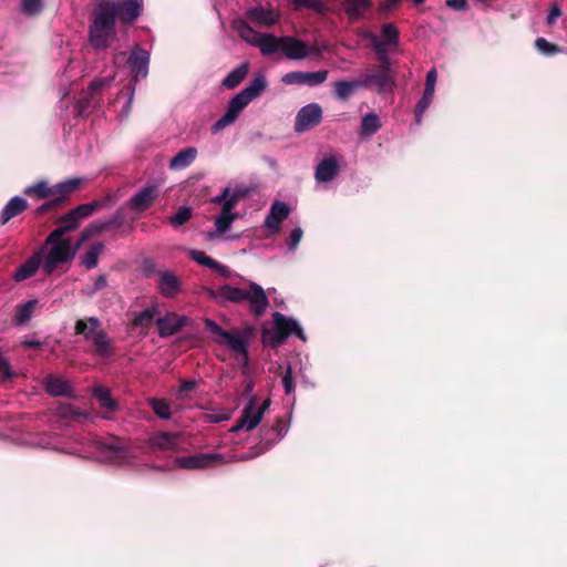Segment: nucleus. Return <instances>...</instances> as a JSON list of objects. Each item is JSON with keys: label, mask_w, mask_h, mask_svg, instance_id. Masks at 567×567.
Listing matches in <instances>:
<instances>
[{"label": "nucleus", "mask_w": 567, "mask_h": 567, "mask_svg": "<svg viewBox=\"0 0 567 567\" xmlns=\"http://www.w3.org/2000/svg\"><path fill=\"white\" fill-rule=\"evenodd\" d=\"M96 206V203L82 204L69 212V218H73L80 223L81 219L91 216Z\"/></svg>", "instance_id": "37998d69"}, {"label": "nucleus", "mask_w": 567, "mask_h": 567, "mask_svg": "<svg viewBox=\"0 0 567 567\" xmlns=\"http://www.w3.org/2000/svg\"><path fill=\"white\" fill-rule=\"evenodd\" d=\"M64 228L54 229L38 250L43 260V272L51 275L60 265L69 264L75 257L81 244L72 245L70 237L63 236Z\"/></svg>", "instance_id": "f257e3e1"}, {"label": "nucleus", "mask_w": 567, "mask_h": 567, "mask_svg": "<svg viewBox=\"0 0 567 567\" xmlns=\"http://www.w3.org/2000/svg\"><path fill=\"white\" fill-rule=\"evenodd\" d=\"M37 306V299H31L24 303L17 306L16 315L12 319V322L18 327L28 324L34 313Z\"/></svg>", "instance_id": "473e14b6"}, {"label": "nucleus", "mask_w": 567, "mask_h": 567, "mask_svg": "<svg viewBox=\"0 0 567 567\" xmlns=\"http://www.w3.org/2000/svg\"><path fill=\"white\" fill-rule=\"evenodd\" d=\"M197 150L195 147H186L179 151L169 162V168L179 171L188 167L196 158Z\"/></svg>", "instance_id": "f704fd0d"}, {"label": "nucleus", "mask_w": 567, "mask_h": 567, "mask_svg": "<svg viewBox=\"0 0 567 567\" xmlns=\"http://www.w3.org/2000/svg\"><path fill=\"white\" fill-rule=\"evenodd\" d=\"M372 6V0H344L343 8L351 20H357Z\"/></svg>", "instance_id": "e433bc0d"}, {"label": "nucleus", "mask_w": 567, "mask_h": 567, "mask_svg": "<svg viewBox=\"0 0 567 567\" xmlns=\"http://www.w3.org/2000/svg\"><path fill=\"white\" fill-rule=\"evenodd\" d=\"M322 118V110L319 104L310 103L300 109L295 121V131L302 133L317 126Z\"/></svg>", "instance_id": "6ab92c4d"}, {"label": "nucleus", "mask_w": 567, "mask_h": 567, "mask_svg": "<svg viewBox=\"0 0 567 567\" xmlns=\"http://www.w3.org/2000/svg\"><path fill=\"white\" fill-rule=\"evenodd\" d=\"M192 217V210L188 207H182L175 215L169 218V223L173 227H179L187 223Z\"/></svg>", "instance_id": "8fccbe9b"}, {"label": "nucleus", "mask_w": 567, "mask_h": 567, "mask_svg": "<svg viewBox=\"0 0 567 567\" xmlns=\"http://www.w3.org/2000/svg\"><path fill=\"white\" fill-rule=\"evenodd\" d=\"M535 45L537 50L545 55H553L560 52V49L557 45L548 42L544 38H538L535 42Z\"/></svg>", "instance_id": "3c124183"}, {"label": "nucleus", "mask_w": 567, "mask_h": 567, "mask_svg": "<svg viewBox=\"0 0 567 567\" xmlns=\"http://www.w3.org/2000/svg\"><path fill=\"white\" fill-rule=\"evenodd\" d=\"M244 301L248 302L250 311L257 317L262 316L269 305L265 290L255 282H249L247 288H243Z\"/></svg>", "instance_id": "a211bd4d"}, {"label": "nucleus", "mask_w": 567, "mask_h": 567, "mask_svg": "<svg viewBox=\"0 0 567 567\" xmlns=\"http://www.w3.org/2000/svg\"><path fill=\"white\" fill-rule=\"evenodd\" d=\"M113 6L112 18H116L125 23L133 22L136 20L142 11V0H122L118 2L111 1Z\"/></svg>", "instance_id": "aec40b11"}, {"label": "nucleus", "mask_w": 567, "mask_h": 567, "mask_svg": "<svg viewBox=\"0 0 567 567\" xmlns=\"http://www.w3.org/2000/svg\"><path fill=\"white\" fill-rule=\"evenodd\" d=\"M247 73L248 64L243 63L228 73L223 80V85L227 89H234L246 78Z\"/></svg>", "instance_id": "ea45409f"}, {"label": "nucleus", "mask_w": 567, "mask_h": 567, "mask_svg": "<svg viewBox=\"0 0 567 567\" xmlns=\"http://www.w3.org/2000/svg\"><path fill=\"white\" fill-rule=\"evenodd\" d=\"M107 285L106 277L104 275L99 276L93 286L91 287L90 293L93 295L102 289H104Z\"/></svg>", "instance_id": "e2e57ef3"}, {"label": "nucleus", "mask_w": 567, "mask_h": 567, "mask_svg": "<svg viewBox=\"0 0 567 567\" xmlns=\"http://www.w3.org/2000/svg\"><path fill=\"white\" fill-rule=\"evenodd\" d=\"M61 225L58 228H64L63 236H65L69 231L75 229L79 225L78 220H74L73 218H69V213L65 214L61 218Z\"/></svg>", "instance_id": "13d9d810"}, {"label": "nucleus", "mask_w": 567, "mask_h": 567, "mask_svg": "<svg viewBox=\"0 0 567 567\" xmlns=\"http://www.w3.org/2000/svg\"><path fill=\"white\" fill-rule=\"evenodd\" d=\"M436 81H437V73H436V70L435 69H431L427 74H426V79H425V85H436Z\"/></svg>", "instance_id": "338daca9"}, {"label": "nucleus", "mask_w": 567, "mask_h": 567, "mask_svg": "<svg viewBox=\"0 0 567 567\" xmlns=\"http://www.w3.org/2000/svg\"><path fill=\"white\" fill-rule=\"evenodd\" d=\"M148 404L152 406L155 414L161 419L168 420L171 417V408L165 400L150 399Z\"/></svg>", "instance_id": "c03bdc74"}, {"label": "nucleus", "mask_w": 567, "mask_h": 567, "mask_svg": "<svg viewBox=\"0 0 567 567\" xmlns=\"http://www.w3.org/2000/svg\"><path fill=\"white\" fill-rule=\"evenodd\" d=\"M157 289L163 297L173 299L181 292V280L172 271L159 270L157 271Z\"/></svg>", "instance_id": "393cba45"}, {"label": "nucleus", "mask_w": 567, "mask_h": 567, "mask_svg": "<svg viewBox=\"0 0 567 567\" xmlns=\"http://www.w3.org/2000/svg\"><path fill=\"white\" fill-rule=\"evenodd\" d=\"M239 195L236 192H231L230 188L226 187L220 195L215 196L212 202L214 204H220V214L215 219L216 230L209 234V238L225 234L237 219L238 214L234 213V208L237 206Z\"/></svg>", "instance_id": "0eeeda50"}, {"label": "nucleus", "mask_w": 567, "mask_h": 567, "mask_svg": "<svg viewBox=\"0 0 567 567\" xmlns=\"http://www.w3.org/2000/svg\"><path fill=\"white\" fill-rule=\"evenodd\" d=\"M157 196V186L153 184L146 185L131 197L127 205L132 210L142 213L153 205Z\"/></svg>", "instance_id": "412c9836"}, {"label": "nucleus", "mask_w": 567, "mask_h": 567, "mask_svg": "<svg viewBox=\"0 0 567 567\" xmlns=\"http://www.w3.org/2000/svg\"><path fill=\"white\" fill-rule=\"evenodd\" d=\"M272 330L262 331V339L265 343L271 347H277L292 333L299 337L301 340H306L302 328L300 327L297 320L292 318H287L280 312H275L272 315Z\"/></svg>", "instance_id": "6e6552de"}, {"label": "nucleus", "mask_w": 567, "mask_h": 567, "mask_svg": "<svg viewBox=\"0 0 567 567\" xmlns=\"http://www.w3.org/2000/svg\"><path fill=\"white\" fill-rule=\"evenodd\" d=\"M267 87V80L264 74H259L252 81L237 93L228 103L225 114L218 118L212 126V133L216 134L236 122L245 107Z\"/></svg>", "instance_id": "f03ea898"}, {"label": "nucleus", "mask_w": 567, "mask_h": 567, "mask_svg": "<svg viewBox=\"0 0 567 567\" xmlns=\"http://www.w3.org/2000/svg\"><path fill=\"white\" fill-rule=\"evenodd\" d=\"M432 100L430 97L423 96L420 99V101L416 104L415 107V123L419 125L422 122V116L426 109L430 106Z\"/></svg>", "instance_id": "5fc2aeb1"}, {"label": "nucleus", "mask_w": 567, "mask_h": 567, "mask_svg": "<svg viewBox=\"0 0 567 567\" xmlns=\"http://www.w3.org/2000/svg\"><path fill=\"white\" fill-rule=\"evenodd\" d=\"M187 318L176 313H166L163 318H157L158 334L161 337H169L178 332L185 326Z\"/></svg>", "instance_id": "bb28decb"}, {"label": "nucleus", "mask_w": 567, "mask_h": 567, "mask_svg": "<svg viewBox=\"0 0 567 567\" xmlns=\"http://www.w3.org/2000/svg\"><path fill=\"white\" fill-rule=\"evenodd\" d=\"M224 455L218 453H198L181 456L175 460V465L186 470H202L225 463Z\"/></svg>", "instance_id": "4468645a"}, {"label": "nucleus", "mask_w": 567, "mask_h": 567, "mask_svg": "<svg viewBox=\"0 0 567 567\" xmlns=\"http://www.w3.org/2000/svg\"><path fill=\"white\" fill-rule=\"evenodd\" d=\"M93 395L99 401L100 405L109 411H115L117 408L116 402L111 398L110 390L105 386L97 385L93 389Z\"/></svg>", "instance_id": "a19ab883"}, {"label": "nucleus", "mask_w": 567, "mask_h": 567, "mask_svg": "<svg viewBox=\"0 0 567 567\" xmlns=\"http://www.w3.org/2000/svg\"><path fill=\"white\" fill-rule=\"evenodd\" d=\"M45 391L53 396H71L72 388L70 383L59 377L48 375L43 381Z\"/></svg>", "instance_id": "c756f323"}, {"label": "nucleus", "mask_w": 567, "mask_h": 567, "mask_svg": "<svg viewBox=\"0 0 567 567\" xmlns=\"http://www.w3.org/2000/svg\"><path fill=\"white\" fill-rule=\"evenodd\" d=\"M435 93V86L434 85H425L423 96L430 97L433 100Z\"/></svg>", "instance_id": "774afa93"}, {"label": "nucleus", "mask_w": 567, "mask_h": 567, "mask_svg": "<svg viewBox=\"0 0 567 567\" xmlns=\"http://www.w3.org/2000/svg\"><path fill=\"white\" fill-rule=\"evenodd\" d=\"M364 87V83L359 80L352 81H339L334 84V93L338 99L346 101L348 100L357 90Z\"/></svg>", "instance_id": "c9c22d12"}, {"label": "nucleus", "mask_w": 567, "mask_h": 567, "mask_svg": "<svg viewBox=\"0 0 567 567\" xmlns=\"http://www.w3.org/2000/svg\"><path fill=\"white\" fill-rule=\"evenodd\" d=\"M122 224V216L117 214L113 218L106 220V221H96L92 225H90L84 231H82L80 237V244L82 245L85 243L91 236L101 234L112 227H118Z\"/></svg>", "instance_id": "7c9ffc66"}, {"label": "nucleus", "mask_w": 567, "mask_h": 567, "mask_svg": "<svg viewBox=\"0 0 567 567\" xmlns=\"http://www.w3.org/2000/svg\"><path fill=\"white\" fill-rule=\"evenodd\" d=\"M381 127L380 120L375 113H368L361 121V135L371 136Z\"/></svg>", "instance_id": "79ce46f5"}, {"label": "nucleus", "mask_w": 567, "mask_h": 567, "mask_svg": "<svg viewBox=\"0 0 567 567\" xmlns=\"http://www.w3.org/2000/svg\"><path fill=\"white\" fill-rule=\"evenodd\" d=\"M244 301L248 302L250 311L257 317L262 316L269 305L265 290L255 282H249L247 288H243Z\"/></svg>", "instance_id": "f3484780"}, {"label": "nucleus", "mask_w": 567, "mask_h": 567, "mask_svg": "<svg viewBox=\"0 0 567 567\" xmlns=\"http://www.w3.org/2000/svg\"><path fill=\"white\" fill-rule=\"evenodd\" d=\"M111 81H112V79H106V78L94 80V81L91 82V84L89 86V91L90 92L100 91L104 86L109 85Z\"/></svg>", "instance_id": "680f3d73"}, {"label": "nucleus", "mask_w": 567, "mask_h": 567, "mask_svg": "<svg viewBox=\"0 0 567 567\" xmlns=\"http://www.w3.org/2000/svg\"><path fill=\"white\" fill-rule=\"evenodd\" d=\"M212 296L218 302H243V288L225 285L213 291Z\"/></svg>", "instance_id": "72a5a7b5"}, {"label": "nucleus", "mask_w": 567, "mask_h": 567, "mask_svg": "<svg viewBox=\"0 0 567 567\" xmlns=\"http://www.w3.org/2000/svg\"><path fill=\"white\" fill-rule=\"evenodd\" d=\"M190 257L193 260H195L197 264L206 266L212 269H217L220 267V265L213 258L208 257L205 252L199 250H192Z\"/></svg>", "instance_id": "09e8293b"}, {"label": "nucleus", "mask_w": 567, "mask_h": 567, "mask_svg": "<svg viewBox=\"0 0 567 567\" xmlns=\"http://www.w3.org/2000/svg\"><path fill=\"white\" fill-rule=\"evenodd\" d=\"M80 185V179H68L54 186L49 185L48 182L42 181L31 185L24 189L28 196H37V198L54 197L53 203L62 200L68 194L72 193Z\"/></svg>", "instance_id": "f8f14e48"}, {"label": "nucleus", "mask_w": 567, "mask_h": 567, "mask_svg": "<svg viewBox=\"0 0 567 567\" xmlns=\"http://www.w3.org/2000/svg\"><path fill=\"white\" fill-rule=\"evenodd\" d=\"M111 0H99L94 7L95 18L90 25L89 40L96 49H106L115 38V20L112 18Z\"/></svg>", "instance_id": "20e7f679"}, {"label": "nucleus", "mask_w": 567, "mask_h": 567, "mask_svg": "<svg viewBox=\"0 0 567 567\" xmlns=\"http://www.w3.org/2000/svg\"><path fill=\"white\" fill-rule=\"evenodd\" d=\"M69 453L112 463H123L131 456V452L123 445L122 441L115 437L107 441L82 437L81 447L70 450Z\"/></svg>", "instance_id": "7ed1b4c3"}, {"label": "nucleus", "mask_w": 567, "mask_h": 567, "mask_svg": "<svg viewBox=\"0 0 567 567\" xmlns=\"http://www.w3.org/2000/svg\"><path fill=\"white\" fill-rule=\"evenodd\" d=\"M204 323L205 328L216 337V342L227 347L236 358L237 362L241 367L246 368L249 361V332L240 331L238 329L226 331L212 319H205Z\"/></svg>", "instance_id": "39448f33"}, {"label": "nucleus", "mask_w": 567, "mask_h": 567, "mask_svg": "<svg viewBox=\"0 0 567 567\" xmlns=\"http://www.w3.org/2000/svg\"><path fill=\"white\" fill-rule=\"evenodd\" d=\"M328 79V71L320 70L317 72H305L303 85L317 86Z\"/></svg>", "instance_id": "de8ad7c7"}, {"label": "nucleus", "mask_w": 567, "mask_h": 567, "mask_svg": "<svg viewBox=\"0 0 567 567\" xmlns=\"http://www.w3.org/2000/svg\"><path fill=\"white\" fill-rule=\"evenodd\" d=\"M281 81L285 84H289V85H292V84L303 85L305 72H302V71L289 72L282 76Z\"/></svg>", "instance_id": "864d4df0"}, {"label": "nucleus", "mask_w": 567, "mask_h": 567, "mask_svg": "<svg viewBox=\"0 0 567 567\" xmlns=\"http://www.w3.org/2000/svg\"><path fill=\"white\" fill-rule=\"evenodd\" d=\"M128 64L134 76V80L137 82L141 79H145L148 73V64H150V54L146 50L141 48H135L132 51V54L128 59Z\"/></svg>", "instance_id": "a878e982"}, {"label": "nucleus", "mask_w": 567, "mask_h": 567, "mask_svg": "<svg viewBox=\"0 0 567 567\" xmlns=\"http://www.w3.org/2000/svg\"><path fill=\"white\" fill-rule=\"evenodd\" d=\"M282 385H284L285 392L287 394H291L295 390L293 381H292V370H291L290 365H288V368L282 377Z\"/></svg>", "instance_id": "4d7b16f0"}, {"label": "nucleus", "mask_w": 567, "mask_h": 567, "mask_svg": "<svg viewBox=\"0 0 567 567\" xmlns=\"http://www.w3.org/2000/svg\"><path fill=\"white\" fill-rule=\"evenodd\" d=\"M153 446L163 450H175L179 445V435L173 433H158L151 439Z\"/></svg>", "instance_id": "4c0bfd02"}, {"label": "nucleus", "mask_w": 567, "mask_h": 567, "mask_svg": "<svg viewBox=\"0 0 567 567\" xmlns=\"http://www.w3.org/2000/svg\"><path fill=\"white\" fill-rule=\"evenodd\" d=\"M161 315L159 307L157 303L152 305L151 307L144 309L141 312H137L134 315L133 318V326L141 329L144 332H147V330L153 324L154 320L159 318Z\"/></svg>", "instance_id": "c85d7f7f"}, {"label": "nucleus", "mask_w": 567, "mask_h": 567, "mask_svg": "<svg viewBox=\"0 0 567 567\" xmlns=\"http://www.w3.org/2000/svg\"><path fill=\"white\" fill-rule=\"evenodd\" d=\"M377 54L381 62L377 72L365 74L361 81L364 83V87H375L379 92L392 91L394 76L391 71L389 56L380 45L377 47Z\"/></svg>", "instance_id": "9d476101"}, {"label": "nucleus", "mask_w": 567, "mask_h": 567, "mask_svg": "<svg viewBox=\"0 0 567 567\" xmlns=\"http://www.w3.org/2000/svg\"><path fill=\"white\" fill-rule=\"evenodd\" d=\"M270 399L264 400L258 404L255 395H250L246 406L243 409L241 415L237 423L231 427V432L245 430L247 432L254 430L261 422L265 412L270 406Z\"/></svg>", "instance_id": "9b49d317"}, {"label": "nucleus", "mask_w": 567, "mask_h": 567, "mask_svg": "<svg viewBox=\"0 0 567 567\" xmlns=\"http://www.w3.org/2000/svg\"><path fill=\"white\" fill-rule=\"evenodd\" d=\"M560 16H561V10H560L559 6L556 3L553 4L550 7L549 13L547 16V23L549 25H553Z\"/></svg>", "instance_id": "052dcab7"}, {"label": "nucleus", "mask_w": 567, "mask_h": 567, "mask_svg": "<svg viewBox=\"0 0 567 567\" xmlns=\"http://www.w3.org/2000/svg\"><path fill=\"white\" fill-rule=\"evenodd\" d=\"M287 431L288 429L285 421L282 419H278L271 426V429L268 430V432L265 434V447H262L259 452L255 454L244 453L239 455H234L231 461H246L260 454L264 450H267L271 444L280 441L287 434Z\"/></svg>", "instance_id": "5701e85b"}, {"label": "nucleus", "mask_w": 567, "mask_h": 567, "mask_svg": "<svg viewBox=\"0 0 567 567\" xmlns=\"http://www.w3.org/2000/svg\"><path fill=\"white\" fill-rule=\"evenodd\" d=\"M104 250L103 243L93 244L86 252H84L81 257V264L86 269H93L97 266L99 257Z\"/></svg>", "instance_id": "58836bf2"}, {"label": "nucleus", "mask_w": 567, "mask_h": 567, "mask_svg": "<svg viewBox=\"0 0 567 567\" xmlns=\"http://www.w3.org/2000/svg\"><path fill=\"white\" fill-rule=\"evenodd\" d=\"M360 34L363 39H367L371 42L375 52L378 45H380L381 49L388 53L389 47L398 45L399 43V30L393 23H385L382 27L381 37H378L368 30L361 31Z\"/></svg>", "instance_id": "dca6fc26"}, {"label": "nucleus", "mask_w": 567, "mask_h": 567, "mask_svg": "<svg viewBox=\"0 0 567 567\" xmlns=\"http://www.w3.org/2000/svg\"><path fill=\"white\" fill-rule=\"evenodd\" d=\"M272 54L280 51L289 60H302L310 55L309 45L295 37H275Z\"/></svg>", "instance_id": "ddd939ff"}, {"label": "nucleus", "mask_w": 567, "mask_h": 567, "mask_svg": "<svg viewBox=\"0 0 567 567\" xmlns=\"http://www.w3.org/2000/svg\"><path fill=\"white\" fill-rule=\"evenodd\" d=\"M290 209L284 202H275L265 219V228L270 235L279 233L281 223L288 218Z\"/></svg>", "instance_id": "b1692460"}, {"label": "nucleus", "mask_w": 567, "mask_h": 567, "mask_svg": "<svg viewBox=\"0 0 567 567\" xmlns=\"http://www.w3.org/2000/svg\"><path fill=\"white\" fill-rule=\"evenodd\" d=\"M59 415L68 419H78L80 416H83L84 414L78 412L73 406L71 405H61L58 410Z\"/></svg>", "instance_id": "bf43d9fd"}, {"label": "nucleus", "mask_w": 567, "mask_h": 567, "mask_svg": "<svg viewBox=\"0 0 567 567\" xmlns=\"http://www.w3.org/2000/svg\"><path fill=\"white\" fill-rule=\"evenodd\" d=\"M205 417L209 422L219 423V422L229 420L230 413L227 410H223L220 412L213 411V412L206 413Z\"/></svg>", "instance_id": "6e6d98bb"}, {"label": "nucleus", "mask_w": 567, "mask_h": 567, "mask_svg": "<svg viewBox=\"0 0 567 567\" xmlns=\"http://www.w3.org/2000/svg\"><path fill=\"white\" fill-rule=\"evenodd\" d=\"M43 9V0H21V11L33 17L39 14Z\"/></svg>", "instance_id": "49530a36"}, {"label": "nucleus", "mask_w": 567, "mask_h": 567, "mask_svg": "<svg viewBox=\"0 0 567 567\" xmlns=\"http://www.w3.org/2000/svg\"><path fill=\"white\" fill-rule=\"evenodd\" d=\"M342 156L337 153L326 155L315 168V179L317 183H330L339 174Z\"/></svg>", "instance_id": "2eb2a0df"}, {"label": "nucleus", "mask_w": 567, "mask_h": 567, "mask_svg": "<svg viewBox=\"0 0 567 567\" xmlns=\"http://www.w3.org/2000/svg\"><path fill=\"white\" fill-rule=\"evenodd\" d=\"M43 268L41 254L37 251L24 264H22L13 275L16 281H23L35 275L39 267Z\"/></svg>", "instance_id": "cd10ccee"}, {"label": "nucleus", "mask_w": 567, "mask_h": 567, "mask_svg": "<svg viewBox=\"0 0 567 567\" xmlns=\"http://www.w3.org/2000/svg\"><path fill=\"white\" fill-rule=\"evenodd\" d=\"M90 106V100L85 96L78 101L76 103V113L78 115H83L85 110Z\"/></svg>", "instance_id": "0e129e2a"}, {"label": "nucleus", "mask_w": 567, "mask_h": 567, "mask_svg": "<svg viewBox=\"0 0 567 567\" xmlns=\"http://www.w3.org/2000/svg\"><path fill=\"white\" fill-rule=\"evenodd\" d=\"M303 236V231L300 227H295L289 238L287 239V246L290 252H295L298 248L299 243L301 241Z\"/></svg>", "instance_id": "603ef678"}, {"label": "nucleus", "mask_w": 567, "mask_h": 567, "mask_svg": "<svg viewBox=\"0 0 567 567\" xmlns=\"http://www.w3.org/2000/svg\"><path fill=\"white\" fill-rule=\"evenodd\" d=\"M74 330L76 334L92 342L96 354L105 357L111 353V341L101 328V321L97 317L79 319L75 322Z\"/></svg>", "instance_id": "423d86ee"}, {"label": "nucleus", "mask_w": 567, "mask_h": 567, "mask_svg": "<svg viewBox=\"0 0 567 567\" xmlns=\"http://www.w3.org/2000/svg\"><path fill=\"white\" fill-rule=\"evenodd\" d=\"M231 28L237 32L239 38L249 45L259 48L262 55L272 54V43L275 35L271 33H259L250 27V24L243 18H235L231 21Z\"/></svg>", "instance_id": "1a4fd4ad"}, {"label": "nucleus", "mask_w": 567, "mask_h": 567, "mask_svg": "<svg viewBox=\"0 0 567 567\" xmlns=\"http://www.w3.org/2000/svg\"><path fill=\"white\" fill-rule=\"evenodd\" d=\"M293 4L297 9L309 8L318 13H326L328 8L321 0H293Z\"/></svg>", "instance_id": "a18cd8bd"}, {"label": "nucleus", "mask_w": 567, "mask_h": 567, "mask_svg": "<svg viewBox=\"0 0 567 567\" xmlns=\"http://www.w3.org/2000/svg\"><path fill=\"white\" fill-rule=\"evenodd\" d=\"M446 4L457 11L466 9V0H447Z\"/></svg>", "instance_id": "69168bd1"}, {"label": "nucleus", "mask_w": 567, "mask_h": 567, "mask_svg": "<svg viewBox=\"0 0 567 567\" xmlns=\"http://www.w3.org/2000/svg\"><path fill=\"white\" fill-rule=\"evenodd\" d=\"M245 14L248 20L259 27H271L280 19V13L276 9L262 6L248 8Z\"/></svg>", "instance_id": "4be33fe9"}, {"label": "nucleus", "mask_w": 567, "mask_h": 567, "mask_svg": "<svg viewBox=\"0 0 567 567\" xmlns=\"http://www.w3.org/2000/svg\"><path fill=\"white\" fill-rule=\"evenodd\" d=\"M27 207L28 203L24 198L20 196L11 198L1 212L0 223L4 225L13 217L20 215Z\"/></svg>", "instance_id": "2f4dec72"}]
</instances>
